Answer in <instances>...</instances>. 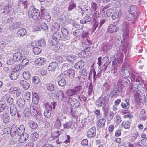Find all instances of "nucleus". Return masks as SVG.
<instances>
[{
	"instance_id": "36",
	"label": "nucleus",
	"mask_w": 147,
	"mask_h": 147,
	"mask_svg": "<svg viewBox=\"0 0 147 147\" xmlns=\"http://www.w3.org/2000/svg\"><path fill=\"white\" fill-rule=\"evenodd\" d=\"M19 75L18 72L13 71V72L10 75V77L11 79L12 80H15L18 77Z\"/></svg>"
},
{
	"instance_id": "56",
	"label": "nucleus",
	"mask_w": 147,
	"mask_h": 147,
	"mask_svg": "<svg viewBox=\"0 0 147 147\" xmlns=\"http://www.w3.org/2000/svg\"><path fill=\"white\" fill-rule=\"evenodd\" d=\"M93 91V87L92 82H91L89 84L88 87V94L89 95H91Z\"/></svg>"
},
{
	"instance_id": "48",
	"label": "nucleus",
	"mask_w": 147,
	"mask_h": 147,
	"mask_svg": "<svg viewBox=\"0 0 147 147\" xmlns=\"http://www.w3.org/2000/svg\"><path fill=\"white\" fill-rule=\"evenodd\" d=\"M134 16H137L133 13H130L127 17V19L128 21L134 20L135 18Z\"/></svg>"
},
{
	"instance_id": "25",
	"label": "nucleus",
	"mask_w": 147,
	"mask_h": 147,
	"mask_svg": "<svg viewBox=\"0 0 147 147\" xmlns=\"http://www.w3.org/2000/svg\"><path fill=\"white\" fill-rule=\"evenodd\" d=\"M66 59L68 62L73 63L76 59V57L74 55H68L66 56Z\"/></svg>"
},
{
	"instance_id": "6",
	"label": "nucleus",
	"mask_w": 147,
	"mask_h": 147,
	"mask_svg": "<svg viewBox=\"0 0 147 147\" xmlns=\"http://www.w3.org/2000/svg\"><path fill=\"white\" fill-rule=\"evenodd\" d=\"M129 24L128 21H125L122 23V30L124 32V34L125 35L126 37L128 36L129 32Z\"/></svg>"
},
{
	"instance_id": "1",
	"label": "nucleus",
	"mask_w": 147,
	"mask_h": 147,
	"mask_svg": "<svg viewBox=\"0 0 147 147\" xmlns=\"http://www.w3.org/2000/svg\"><path fill=\"white\" fill-rule=\"evenodd\" d=\"M25 131V128L23 125H20L18 128L17 125L14 124L11 127L10 130V134L12 136L15 135L20 136L24 134Z\"/></svg>"
},
{
	"instance_id": "15",
	"label": "nucleus",
	"mask_w": 147,
	"mask_h": 147,
	"mask_svg": "<svg viewBox=\"0 0 147 147\" xmlns=\"http://www.w3.org/2000/svg\"><path fill=\"white\" fill-rule=\"evenodd\" d=\"M96 129L95 127H92L87 132V136L89 138L94 136L96 134Z\"/></svg>"
},
{
	"instance_id": "17",
	"label": "nucleus",
	"mask_w": 147,
	"mask_h": 147,
	"mask_svg": "<svg viewBox=\"0 0 147 147\" xmlns=\"http://www.w3.org/2000/svg\"><path fill=\"white\" fill-rule=\"evenodd\" d=\"M69 102L71 105L75 107H78L80 104L78 100L74 98L70 99Z\"/></svg>"
},
{
	"instance_id": "4",
	"label": "nucleus",
	"mask_w": 147,
	"mask_h": 147,
	"mask_svg": "<svg viewBox=\"0 0 147 147\" xmlns=\"http://www.w3.org/2000/svg\"><path fill=\"white\" fill-rule=\"evenodd\" d=\"M40 15L39 11L37 9L34 8V7H31L30 8L28 12L29 17L36 20L38 19Z\"/></svg>"
},
{
	"instance_id": "53",
	"label": "nucleus",
	"mask_w": 147,
	"mask_h": 147,
	"mask_svg": "<svg viewBox=\"0 0 147 147\" xmlns=\"http://www.w3.org/2000/svg\"><path fill=\"white\" fill-rule=\"evenodd\" d=\"M61 31L65 37H66L68 36V31L66 28H62L61 29Z\"/></svg>"
},
{
	"instance_id": "49",
	"label": "nucleus",
	"mask_w": 147,
	"mask_h": 147,
	"mask_svg": "<svg viewBox=\"0 0 147 147\" xmlns=\"http://www.w3.org/2000/svg\"><path fill=\"white\" fill-rule=\"evenodd\" d=\"M38 45L41 47H44L45 45V42L43 39L41 38L38 41Z\"/></svg>"
},
{
	"instance_id": "5",
	"label": "nucleus",
	"mask_w": 147,
	"mask_h": 147,
	"mask_svg": "<svg viewBox=\"0 0 147 147\" xmlns=\"http://www.w3.org/2000/svg\"><path fill=\"white\" fill-rule=\"evenodd\" d=\"M55 103H52V105H50L49 104L47 103L46 104L45 107L46 109L44 113V115L47 118L50 117L51 113V111L52 110V107L53 106V109H54L55 107Z\"/></svg>"
},
{
	"instance_id": "38",
	"label": "nucleus",
	"mask_w": 147,
	"mask_h": 147,
	"mask_svg": "<svg viewBox=\"0 0 147 147\" xmlns=\"http://www.w3.org/2000/svg\"><path fill=\"white\" fill-rule=\"evenodd\" d=\"M39 137L38 134L36 132L33 133L31 135L30 137L33 141H36Z\"/></svg>"
},
{
	"instance_id": "59",
	"label": "nucleus",
	"mask_w": 147,
	"mask_h": 147,
	"mask_svg": "<svg viewBox=\"0 0 147 147\" xmlns=\"http://www.w3.org/2000/svg\"><path fill=\"white\" fill-rule=\"evenodd\" d=\"M9 129L7 128H5L3 129H1L0 130V133L2 135L3 134H8L9 131H8Z\"/></svg>"
},
{
	"instance_id": "13",
	"label": "nucleus",
	"mask_w": 147,
	"mask_h": 147,
	"mask_svg": "<svg viewBox=\"0 0 147 147\" xmlns=\"http://www.w3.org/2000/svg\"><path fill=\"white\" fill-rule=\"evenodd\" d=\"M128 11L130 13L138 16L139 10L138 9V8L137 6L135 5H132L130 6L129 8Z\"/></svg>"
},
{
	"instance_id": "42",
	"label": "nucleus",
	"mask_w": 147,
	"mask_h": 147,
	"mask_svg": "<svg viewBox=\"0 0 147 147\" xmlns=\"http://www.w3.org/2000/svg\"><path fill=\"white\" fill-rule=\"evenodd\" d=\"M17 112L16 109L13 106H11L10 109V113L11 115L14 116L16 115Z\"/></svg>"
},
{
	"instance_id": "57",
	"label": "nucleus",
	"mask_w": 147,
	"mask_h": 147,
	"mask_svg": "<svg viewBox=\"0 0 147 147\" xmlns=\"http://www.w3.org/2000/svg\"><path fill=\"white\" fill-rule=\"evenodd\" d=\"M138 86L137 84H134L129 86V88L132 91L137 90Z\"/></svg>"
},
{
	"instance_id": "55",
	"label": "nucleus",
	"mask_w": 147,
	"mask_h": 147,
	"mask_svg": "<svg viewBox=\"0 0 147 147\" xmlns=\"http://www.w3.org/2000/svg\"><path fill=\"white\" fill-rule=\"evenodd\" d=\"M95 114L97 115V118L98 119L101 118L102 116V115L100 113V112L99 110H96L94 111Z\"/></svg>"
},
{
	"instance_id": "20",
	"label": "nucleus",
	"mask_w": 147,
	"mask_h": 147,
	"mask_svg": "<svg viewBox=\"0 0 147 147\" xmlns=\"http://www.w3.org/2000/svg\"><path fill=\"white\" fill-rule=\"evenodd\" d=\"M140 119L143 121L146 120L147 119L146 111L144 109L141 110L140 115Z\"/></svg>"
},
{
	"instance_id": "23",
	"label": "nucleus",
	"mask_w": 147,
	"mask_h": 147,
	"mask_svg": "<svg viewBox=\"0 0 147 147\" xmlns=\"http://www.w3.org/2000/svg\"><path fill=\"white\" fill-rule=\"evenodd\" d=\"M98 120L97 122V126L100 127H103L105 125L106 120L104 118L98 119Z\"/></svg>"
},
{
	"instance_id": "7",
	"label": "nucleus",
	"mask_w": 147,
	"mask_h": 147,
	"mask_svg": "<svg viewBox=\"0 0 147 147\" xmlns=\"http://www.w3.org/2000/svg\"><path fill=\"white\" fill-rule=\"evenodd\" d=\"M120 90L117 87L113 88L110 93L109 96L111 97L115 98L117 97L119 94Z\"/></svg>"
},
{
	"instance_id": "14",
	"label": "nucleus",
	"mask_w": 147,
	"mask_h": 147,
	"mask_svg": "<svg viewBox=\"0 0 147 147\" xmlns=\"http://www.w3.org/2000/svg\"><path fill=\"white\" fill-rule=\"evenodd\" d=\"M20 136V137L18 138L19 139V142L20 143L25 142L28 139L29 136L28 134L26 133Z\"/></svg>"
},
{
	"instance_id": "30",
	"label": "nucleus",
	"mask_w": 147,
	"mask_h": 147,
	"mask_svg": "<svg viewBox=\"0 0 147 147\" xmlns=\"http://www.w3.org/2000/svg\"><path fill=\"white\" fill-rule=\"evenodd\" d=\"M31 114L32 115L35 116L38 114L36 107L34 105H32L30 106Z\"/></svg>"
},
{
	"instance_id": "3",
	"label": "nucleus",
	"mask_w": 147,
	"mask_h": 147,
	"mask_svg": "<svg viewBox=\"0 0 147 147\" xmlns=\"http://www.w3.org/2000/svg\"><path fill=\"white\" fill-rule=\"evenodd\" d=\"M82 89V86H76L73 89L67 90L66 92L67 94L69 96L79 94Z\"/></svg>"
},
{
	"instance_id": "41",
	"label": "nucleus",
	"mask_w": 147,
	"mask_h": 147,
	"mask_svg": "<svg viewBox=\"0 0 147 147\" xmlns=\"http://www.w3.org/2000/svg\"><path fill=\"white\" fill-rule=\"evenodd\" d=\"M122 126L125 129H128L130 127V123L127 121H125L122 123Z\"/></svg>"
},
{
	"instance_id": "37",
	"label": "nucleus",
	"mask_w": 147,
	"mask_h": 147,
	"mask_svg": "<svg viewBox=\"0 0 147 147\" xmlns=\"http://www.w3.org/2000/svg\"><path fill=\"white\" fill-rule=\"evenodd\" d=\"M32 82L35 85L38 84L40 81L39 78L37 76H33L32 78Z\"/></svg>"
},
{
	"instance_id": "45",
	"label": "nucleus",
	"mask_w": 147,
	"mask_h": 147,
	"mask_svg": "<svg viewBox=\"0 0 147 147\" xmlns=\"http://www.w3.org/2000/svg\"><path fill=\"white\" fill-rule=\"evenodd\" d=\"M117 69L115 67H113L111 71V75H114V76H116L117 75Z\"/></svg>"
},
{
	"instance_id": "40",
	"label": "nucleus",
	"mask_w": 147,
	"mask_h": 147,
	"mask_svg": "<svg viewBox=\"0 0 147 147\" xmlns=\"http://www.w3.org/2000/svg\"><path fill=\"white\" fill-rule=\"evenodd\" d=\"M96 104L99 107H101L102 106H104L106 105L104 102L102 100H101L99 98L96 102Z\"/></svg>"
},
{
	"instance_id": "2",
	"label": "nucleus",
	"mask_w": 147,
	"mask_h": 147,
	"mask_svg": "<svg viewBox=\"0 0 147 147\" xmlns=\"http://www.w3.org/2000/svg\"><path fill=\"white\" fill-rule=\"evenodd\" d=\"M130 65L128 62H125L122 65L121 69V74L123 77H128L130 74V72L128 69Z\"/></svg>"
},
{
	"instance_id": "16",
	"label": "nucleus",
	"mask_w": 147,
	"mask_h": 147,
	"mask_svg": "<svg viewBox=\"0 0 147 147\" xmlns=\"http://www.w3.org/2000/svg\"><path fill=\"white\" fill-rule=\"evenodd\" d=\"M46 61L45 59L42 58L40 57L36 59L35 61L36 64L38 65H44Z\"/></svg>"
},
{
	"instance_id": "46",
	"label": "nucleus",
	"mask_w": 147,
	"mask_h": 147,
	"mask_svg": "<svg viewBox=\"0 0 147 147\" xmlns=\"http://www.w3.org/2000/svg\"><path fill=\"white\" fill-rule=\"evenodd\" d=\"M42 49L37 47H35L33 48V51L34 53L36 55H38L41 52Z\"/></svg>"
},
{
	"instance_id": "58",
	"label": "nucleus",
	"mask_w": 147,
	"mask_h": 147,
	"mask_svg": "<svg viewBox=\"0 0 147 147\" xmlns=\"http://www.w3.org/2000/svg\"><path fill=\"white\" fill-rule=\"evenodd\" d=\"M72 125V122L71 121H69L64 124L63 127L65 128H70Z\"/></svg>"
},
{
	"instance_id": "21",
	"label": "nucleus",
	"mask_w": 147,
	"mask_h": 147,
	"mask_svg": "<svg viewBox=\"0 0 147 147\" xmlns=\"http://www.w3.org/2000/svg\"><path fill=\"white\" fill-rule=\"evenodd\" d=\"M111 45L110 43H107L104 44L102 47V50L105 52H107L111 48Z\"/></svg>"
},
{
	"instance_id": "29",
	"label": "nucleus",
	"mask_w": 147,
	"mask_h": 147,
	"mask_svg": "<svg viewBox=\"0 0 147 147\" xmlns=\"http://www.w3.org/2000/svg\"><path fill=\"white\" fill-rule=\"evenodd\" d=\"M67 75L71 78H74L75 76V71L74 69L71 68L69 69L67 71Z\"/></svg>"
},
{
	"instance_id": "60",
	"label": "nucleus",
	"mask_w": 147,
	"mask_h": 147,
	"mask_svg": "<svg viewBox=\"0 0 147 147\" xmlns=\"http://www.w3.org/2000/svg\"><path fill=\"white\" fill-rule=\"evenodd\" d=\"M30 126L31 128L34 129H36L38 127L37 124L33 121H32L30 123Z\"/></svg>"
},
{
	"instance_id": "39",
	"label": "nucleus",
	"mask_w": 147,
	"mask_h": 147,
	"mask_svg": "<svg viewBox=\"0 0 147 147\" xmlns=\"http://www.w3.org/2000/svg\"><path fill=\"white\" fill-rule=\"evenodd\" d=\"M23 76L26 80L29 79L31 75L29 72L26 71L24 72L23 74Z\"/></svg>"
},
{
	"instance_id": "10",
	"label": "nucleus",
	"mask_w": 147,
	"mask_h": 147,
	"mask_svg": "<svg viewBox=\"0 0 147 147\" xmlns=\"http://www.w3.org/2000/svg\"><path fill=\"white\" fill-rule=\"evenodd\" d=\"M108 62L109 58L108 57H104L102 60V61H101V57H100L98 58V62L97 63L98 64L99 66L101 65L105 66V64L108 63Z\"/></svg>"
},
{
	"instance_id": "19",
	"label": "nucleus",
	"mask_w": 147,
	"mask_h": 147,
	"mask_svg": "<svg viewBox=\"0 0 147 147\" xmlns=\"http://www.w3.org/2000/svg\"><path fill=\"white\" fill-rule=\"evenodd\" d=\"M84 65V62L82 60H81L76 63L74 66V67L76 69H79L82 67Z\"/></svg>"
},
{
	"instance_id": "35",
	"label": "nucleus",
	"mask_w": 147,
	"mask_h": 147,
	"mask_svg": "<svg viewBox=\"0 0 147 147\" xmlns=\"http://www.w3.org/2000/svg\"><path fill=\"white\" fill-rule=\"evenodd\" d=\"M38 26L39 28H42L44 30H47L48 28L47 25L46 24L42 22H41L38 24Z\"/></svg>"
},
{
	"instance_id": "44",
	"label": "nucleus",
	"mask_w": 147,
	"mask_h": 147,
	"mask_svg": "<svg viewBox=\"0 0 147 147\" xmlns=\"http://www.w3.org/2000/svg\"><path fill=\"white\" fill-rule=\"evenodd\" d=\"M61 36V35L58 33H55L53 34L52 36V38L58 40L60 39Z\"/></svg>"
},
{
	"instance_id": "8",
	"label": "nucleus",
	"mask_w": 147,
	"mask_h": 147,
	"mask_svg": "<svg viewBox=\"0 0 147 147\" xmlns=\"http://www.w3.org/2000/svg\"><path fill=\"white\" fill-rule=\"evenodd\" d=\"M119 28L117 26L111 24L110 25L107 29L108 32L110 34H113L117 32Z\"/></svg>"
},
{
	"instance_id": "47",
	"label": "nucleus",
	"mask_w": 147,
	"mask_h": 147,
	"mask_svg": "<svg viewBox=\"0 0 147 147\" xmlns=\"http://www.w3.org/2000/svg\"><path fill=\"white\" fill-rule=\"evenodd\" d=\"M19 89L18 87H12L9 89V92L11 93H15L19 90Z\"/></svg>"
},
{
	"instance_id": "31",
	"label": "nucleus",
	"mask_w": 147,
	"mask_h": 147,
	"mask_svg": "<svg viewBox=\"0 0 147 147\" xmlns=\"http://www.w3.org/2000/svg\"><path fill=\"white\" fill-rule=\"evenodd\" d=\"M99 98L101 100L104 102L106 105V104L108 103L109 101V99L108 97L104 94H102Z\"/></svg>"
},
{
	"instance_id": "12",
	"label": "nucleus",
	"mask_w": 147,
	"mask_h": 147,
	"mask_svg": "<svg viewBox=\"0 0 147 147\" xmlns=\"http://www.w3.org/2000/svg\"><path fill=\"white\" fill-rule=\"evenodd\" d=\"M57 98L59 101H62L65 98L64 93L61 90H58L56 95Z\"/></svg>"
},
{
	"instance_id": "63",
	"label": "nucleus",
	"mask_w": 147,
	"mask_h": 147,
	"mask_svg": "<svg viewBox=\"0 0 147 147\" xmlns=\"http://www.w3.org/2000/svg\"><path fill=\"white\" fill-rule=\"evenodd\" d=\"M14 62H16L14 61V60H13V58H9L7 59V63L8 65H11L13 64Z\"/></svg>"
},
{
	"instance_id": "33",
	"label": "nucleus",
	"mask_w": 147,
	"mask_h": 147,
	"mask_svg": "<svg viewBox=\"0 0 147 147\" xmlns=\"http://www.w3.org/2000/svg\"><path fill=\"white\" fill-rule=\"evenodd\" d=\"M60 28V26L59 24L57 23H55L53 24L51 29L52 30L55 32L58 31Z\"/></svg>"
},
{
	"instance_id": "26",
	"label": "nucleus",
	"mask_w": 147,
	"mask_h": 147,
	"mask_svg": "<svg viewBox=\"0 0 147 147\" xmlns=\"http://www.w3.org/2000/svg\"><path fill=\"white\" fill-rule=\"evenodd\" d=\"M2 118L3 122L6 123H8L10 120V118L8 114L6 113H3L2 115Z\"/></svg>"
},
{
	"instance_id": "54",
	"label": "nucleus",
	"mask_w": 147,
	"mask_h": 147,
	"mask_svg": "<svg viewBox=\"0 0 147 147\" xmlns=\"http://www.w3.org/2000/svg\"><path fill=\"white\" fill-rule=\"evenodd\" d=\"M96 73L94 69H93L89 73V77L93 76V79L94 81L95 80L96 78Z\"/></svg>"
},
{
	"instance_id": "51",
	"label": "nucleus",
	"mask_w": 147,
	"mask_h": 147,
	"mask_svg": "<svg viewBox=\"0 0 147 147\" xmlns=\"http://www.w3.org/2000/svg\"><path fill=\"white\" fill-rule=\"evenodd\" d=\"M24 114L26 117H28L31 114L30 109L29 108H26L24 111Z\"/></svg>"
},
{
	"instance_id": "24",
	"label": "nucleus",
	"mask_w": 147,
	"mask_h": 147,
	"mask_svg": "<svg viewBox=\"0 0 147 147\" xmlns=\"http://www.w3.org/2000/svg\"><path fill=\"white\" fill-rule=\"evenodd\" d=\"M17 104L19 107L22 108L25 105V100L22 98H20L17 101Z\"/></svg>"
},
{
	"instance_id": "62",
	"label": "nucleus",
	"mask_w": 147,
	"mask_h": 147,
	"mask_svg": "<svg viewBox=\"0 0 147 147\" xmlns=\"http://www.w3.org/2000/svg\"><path fill=\"white\" fill-rule=\"evenodd\" d=\"M2 8L3 9V10L2 11L4 13L6 12H8L10 10H9V5H4Z\"/></svg>"
},
{
	"instance_id": "28",
	"label": "nucleus",
	"mask_w": 147,
	"mask_h": 147,
	"mask_svg": "<svg viewBox=\"0 0 147 147\" xmlns=\"http://www.w3.org/2000/svg\"><path fill=\"white\" fill-rule=\"evenodd\" d=\"M20 24L19 22H14L11 24L9 28L10 30H13L19 27Z\"/></svg>"
},
{
	"instance_id": "52",
	"label": "nucleus",
	"mask_w": 147,
	"mask_h": 147,
	"mask_svg": "<svg viewBox=\"0 0 147 147\" xmlns=\"http://www.w3.org/2000/svg\"><path fill=\"white\" fill-rule=\"evenodd\" d=\"M46 88L49 91H52L54 89V86L51 84H48L46 85Z\"/></svg>"
},
{
	"instance_id": "9",
	"label": "nucleus",
	"mask_w": 147,
	"mask_h": 147,
	"mask_svg": "<svg viewBox=\"0 0 147 147\" xmlns=\"http://www.w3.org/2000/svg\"><path fill=\"white\" fill-rule=\"evenodd\" d=\"M58 66V63L56 62H51L48 66V69L49 71L52 72L55 71L56 69Z\"/></svg>"
},
{
	"instance_id": "32",
	"label": "nucleus",
	"mask_w": 147,
	"mask_h": 147,
	"mask_svg": "<svg viewBox=\"0 0 147 147\" xmlns=\"http://www.w3.org/2000/svg\"><path fill=\"white\" fill-rule=\"evenodd\" d=\"M139 134L136 131H135L131 133L130 141L134 142L136 139L137 138Z\"/></svg>"
},
{
	"instance_id": "22",
	"label": "nucleus",
	"mask_w": 147,
	"mask_h": 147,
	"mask_svg": "<svg viewBox=\"0 0 147 147\" xmlns=\"http://www.w3.org/2000/svg\"><path fill=\"white\" fill-rule=\"evenodd\" d=\"M19 83L22 85V86L25 89H27L29 87V84L25 81L21 80L19 82Z\"/></svg>"
},
{
	"instance_id": "11",
	"label": "nucleus",
	"mask_w": 147,
	"mask_h": 147,
	"mask_svg": "<svg viewBox=\"0 0 147 147\" xmlns=\"http://www.w3.org/2000/svg\"><path fill=\"white\" fill-rule=\"evenodd\" d=\"M22 54L20 52H16L13 54V59L15 62L19 61L22 59Z\"/></svg>"
},
{
	"instance_id": "61",
	"label": "nucleus",
	"mask_w": 147,
	"mask_h": 147,
	"mask_svg": "<svg viewBox=\"0 0 147 147\" xmlns=\"http://www.w3.org/2000/svg\"><path fill=\"white\" fill-rule=\"evenodd\" d=\"M129 103L125 102V103L122 102L121 105L122 108L125 109H127L129 107Z\"/></svg>"
},
{
	"instance_id": "27",
	"label": "nucleus",
	"mask_w": 147,
	"mask_h": 147,
	"mask_svg": "<svg viewBox=\"0 0 147 147\" xmlns=\"http://www.w3.org/2000/svg\"><path fill=\"white\" fill-rule=\"evenodd\" d=\"M39 99L38 94L36 93H34L32 94V102L35 104H36L38 102Z\"/></svg>"
},
{
	"instance_id": "50",
	"label": "nucleus",
	"mask_w": 147,
	"mask_h": 147,
	"mask_svg": "<svg viewBox=\"0 0 147 147\" xmlns=\"http://www.w3.org/2000/svg\"><path fill=\"white\" fill-rule=\"evenodd\" d=\"M119 16V12L118 11H116L113 13L112 18L113 20H114L118 18Z\"/></svg>"
},
{
	"instance_id": "18",
	"label": "nucleus",
	"mask_w": 147,
	"mask_h": 147,
	"mask_svg": "<svg viewBox=\"0 0 147 147\" xmlns=\"http://www.w3.org/2000/svg\"><path fill=\"white\" fill-rule=\"evenodd\" d=\"M26 33V30L24 28H22L17 32V34L18 37H21L25 35Z\"/></svg>"
},
{
	"instance_id": "43",
	"label": "nucleus",
	"mask_w": 147,
	"mask_h": 147,
	"mask_svg": "<svg viewBox=\"0 0 147 147\" xmlns=\"http://www.w3.org/2000/svg\"><path fill=\"white\" fill-rule=\"evenodd\" d=\"M91 18L89 16H86L84 17L82 21L80 22L81 24H85L86 22H88L90 21Z\"/></svg>"
},
{
	"instance_id": "34",
	"label": "nucleus",
	"mask_w": 147,
	"mask_h": 147,
	"mask_svg": "<svg viewBox=\"0 0 147 147\" xmlns=\"http://www.w3.org/2000/svg\"><path fill=\"white\" fill-rule=\"evenodd\" d=\"M59 85L61 86H63L66 84V81L63 78L59 79L58 81Z\"/></svg>"
},
{
	"instance_id": "64",
	"label": "nucleus",
	"mask_w": 147,
	"mask_h": 147,
	"mask_svg": "<svg viewBox=\"0 0 147 147\" xmlns=\"http://www.w3.org/2000/svg\"><path fill=\"white\" fill-rule=\"evenodd\" d=\"M61 126V123L59 120H57L54 126L56 128H59Z\"/></svg>"
}]
</instances>
